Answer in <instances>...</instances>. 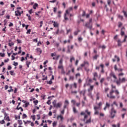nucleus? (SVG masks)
I'll list each match as a JSON object with an SVG mask.
<instances>
[{
    "label": "nucleus",
    "mask_w": 127,
    "mask_h": 127,
    "mask_svg": "<svg viewBox=\"0 0 127 127\" xmlns=\"http://www.w3.org/2000/svg\"><path fill=\"white\" fill-rule=\"evenodd\" d=\"M21 15V12H20L19 10L15 11V16H20Z\"/></svg>",
    "instance_id": "12"
},
{
    "label": "nucleus",
    "mask_w": 127,
    "mask_h": 127,
    "mask_svg": "<svg viewBox=\"0 0 127 127\" xmlns=\"http://www.w3.org/2000/svg\"><path fill=\"white\" fill-rule=\"evenodd\" d=\"M114 58L117 59V62H120V57H118V56L117 55H115L114 56Z\"/></svg>",
    "instance_id": "28"
},
{
    "label": "nucleus",
    "mask_w": 127,
    "mask_h": 127,
    "mask_svg": "<svg viewBox=\"0 0 127 127\" xmlns=\"http://www.w3.org/2000/svg\"><path fill=\"white\" fill-rule=\"evenodd\" d=\"M80 31H81L79 29H77L76 31H74L73 32V34L74 35V36H77V35H78V34H79V32H80Z\"/></svg>",
    "instance_id": "17"
},
{
    "label": "nucleus",
    "mask_w": 127,
    "mask_h": 127,
    "mask_svg": "<svg viewBox=\"0 0 127 127\" xmlns=\"http://www.w3.org/2000/svg\"><path fill=\"white\" fill-rule=\"evenodd\" d=\"M123 13L124 14V15H125V17H127V11L124 10V11H123Z\"/></svg>",
    "instance_id": "47"
},
{
    "label": "nucleus",
    "mask_w": 127,
    "mask_h": 127,
    "mask_svg": "<svg viewBox=\"0 0 127 127\" xmlns=\"http://www.w3.org/2000/svg\"><path fill=\"white\" fill-rule=\"evenodd\" d=\"M85 26L86 27H87V28H89V29H92L93 27L92 26V24H91L90 23H86L85 24Z\"/></svg>",
    "instance_id": "10"
},
{
    "label": "nucleus",
    "mask_w": 127,
    "mask_h": 127,
    "mask_svg": "<svg viewBox=\"0 0 127 127\" xmlns=\"http://www.w3.org/2000/svg\"><path fill=\"white\" fill-rule=\"evenodd\" d=\"M104 81H105V78H101V79L100 80V83L102 84V83H104Z\"/></svg>",
    "instance_id": "54"
},
{
    "label": "nucleus",
    "mask_w": 127,
    "mask_h": 127,
    "mask_svg": "<svg viewBox=\"0 0 127 127\" xmlns=\"http://www.w3.org/2000/svg\"><path fill=\"white\" fill-rule=\"evenodd\" d=\"M118 27H121L122 26H123V23L121 22H119L118 23Z\"/></svg>",
    "instance_id": "34"
},
{
    "label": "nucleus",
    "mask_w": 127,
    "mask_h": 127,
    "mask_svg": "<svg viewBox=\"0 0 127 127\" xmlns=\"http://www.w3.org/2000/svg\"><path fill=\"white\" fill-rule=\"evenodd\" d=\"M127 36L126 35V36H125L124 40H123V42H126V41H127Z\"/></svg>",
    "instance_id": "64"
},
{
    "label": "nucleus",
    "mask_w": 127,
    "mask_h": 127,
    "mask_svg": "<svg viewBox=\"0 0 127 127\" xmlns=\"http://www.w3.org/2000/svg\"><path fill=\"white\" fill-rule=\"evenodd\" d=\"M98 57H100V55L96 54L93 57V59L94 60H97Z\"/></svg>",
    "instance_id": "21"
},
{
    "label": "nucleus",
    "mask_w": 127,
    "mask_h": 127,
    "mask_svg": "<svg viewBox=\"0 0 127 127\" xmlns=\"http://www.w3.org/2000/svg\"><path fill=\"white\" fill-rule=\"evenodd\" d=\"M96 100H100V93L99 92L96 94Z\"/></svg>",
    "instance_id": "26"
},
{
    "label": "nucleus",
    "mask_w": 127,
    "mask_h": 127,
    "mask_svg": "<svg viewBox=\"0 0 127 127\" xmlns=\"http://www.w3.org/2000/svg\"><path fill=\"white\" fill-rule=\"evenodd\" d=\"M99 114V111L97 110H95L94 115H98Z\"/></svg>",
    "instance_id": "63"
},
{
    "label": "nucleus",
    "mask_w": 127,
    "mask_h": 127,
    "mask_svg": "<svg viewBox=\"0 0 127 127\" xmlns=\"http://www.w3.org/2000/svg\"><path fill=\"white\" fill-rule=\"evenodd\" d=\"M57 12V7H55L54 8V12L55 13H56Z\"/></svg>",
    "instance_id": "45"
},
{
    "label": "nucleus",
    "mask_w": 127,
    "mask_h": 127,
    "mask_svg": "<svg viewBox=\"0 0 127 127\" xmlns=\"http://www.w3.org/2000/svg\"><path fill=\"white\" fill-rule=\"evenodd\" d=\"M127 81V79L126 77H123L121 78V77L119 78V80H116L115 82L118 86H120L121 84L123 83H126Z\"/></svg>",
    "instance_id": "4"
},
{
    "label": "nucleus",
    "mask_w": 127,
    "mask_h": 127,
    "mask_svg": "<svg viewBox=\"0 0 127 127\" xmlns=\"http://www.w3.org/2000/svg\"><path fill=\"white\" fill-rule=\"evenodd\" d=\"M110 107H111V104L108 102H106L105 107L104 108V110L106 111L107 109H109Z\"/></svg>",
    "instance_id": "11"
},
{
    "label": "nucleus",
    "mask_w": 127,
    "mask_h": 127,
    "mask_svg": "<svg viewBox=\"0 0 127 127\" xmlns=\"http://www.w3.org/2000/svg\"><path fill=\"white\" fill-rule=\"evenodd\" d=\"M76 107H78V108H79V107H80V105H81V103L80 102L79 103H77L75 104Z\"/></svg>",
    "instance_id": "58"
},
{
    "label": "nucleus",
    "mask_w": 127,
    "mask_h": 127,
    "mask_svg": "<svg viewBox=\"0 0 127 127\" xmlns=\"http://www.w3.org/2000/svg\"><path fill=\"white\" fill-rule=\"evenodd\" d=\"M36 50L38 53H39V54H41L42 53V50L40 48H37Z\"/></svg>",
    "instance_id": "19"
},
{
    "label": "nucleus",
    "mask_w": 127,
    "mask_h": 127,
    "mask_svg": "<svg viewBox=\"0 0 127 127\" xmlns=\"http://www.w3.org/2000/svg\"><path fill=\"white\" fill-rule=\"evenodd\" d=\"M57 100H55L54 102H53V105L54 108L56 109H59L62 107V102H60L58 103H56Z\"/></svg>",
    "instance_id": "5"
},
{
    "label": "nucleus",
    "mask_w": 127,
    "mask_h": 127,
    "mask_svg": "<svg viewBox=\"0 0 127 127\" xmlns=\"http://www.w3.org/2000/svg\"><path fill=\"white\" fill-rule=\"evenodd\" d=\"M58 120H60L61 122H63V120H64V117H63V116L62 115H60L57 117Z\"/></svg>",
    "instance_id": "14"
},
{
    "label": "nucleus",
    "mask_w": 127,
    "mask_h": 127,
    "mask_svg": "<svg viewBox=\"0 0 127 127\" xmlns=\"http://www.w3.org/2000/svg\"><path fill=\"white\" fill-rule=\"evenodd\" d=\"M99 108H100V107H97V106L94 107V109L95 111H97V110H99Z\"/></svg>",
    "instance_id": "51"
},
{
    "label": "nucleus",
    "mask_w": 127,
    "mask_h": 127,
    "mask_svg": "<svg viewBox=\"0 0 127 127\" xmlns=\"http://www.w3.org/2000/svg\"><path fill=\"white\" fill-rule=\"evenodd\" d=\"M126 30V28H125V27H123L121 29V36H124V35H125V31Z\"/></svg>",
    "instance_id": "13"
},
{
    "label": "nucleus",
    "mask_w": 127,
    "mask_h": 127,
    "mask_svg": "<svg viewBox=\"0 0 127 127\" xmlns=\"http://www.w3.org/2000/svg\"><path fill=\"white\" fill-rule=\"evenodd\" d=\"M82 16L84 17V16H86V11H83L82 14Z\"/></svg>",
    "instance_id": "39"
},
{
    "label": "nucleus",
    "mask_w": 127,
    "mask_h": 127,
    "mask_svg": "<svg viewBox=\"0 0 127 127\" xmlns=\"http://www.w3.org/2000/svg\"><path fill=\"white\" fill-rule=\"evenodd\" d=\"M13 65H14V66H17V65H18V63H16L15 62H13Z\"/></svg>",
    "instance_id": "62"
},
{
    "label": "nucleus",
    "mask_w": 127,
    "mask_h": 127,
    "mask_svg": "<svg viewBox=\"0 0 127 127\" xmlns=\"http://www.w3.org/2000/svg\"><path fill=\"white\" fill-rule=\"evenodd\" d=\"M94 89V86L93 85H91L90 88L88 89V92H92Z\"/></svg>",
    "instance_id": "22"
},
{
    "label": "nucleus",
    "mask_w": 127,
    "mask_h": 127,
    "mask_svg": "<svg viewBox=\"0 0 127 127\" xmlns=\"http://www.w3.org/2000/svg\"><path fill=\"white\" fill-rule=\"evenodd\" d=\"M70 31H72V29H69L68 30H66V34H68L69 32H70Z\"/></svg>",
    "instance_id": "61"
},
{
    "label": "nucleus",
    "mask_w": 127,
    "mask_h": 127,
    "mask_svg": "<svg viewBox=\"0 0 127 127\" xmlns=\"http://www.w3.org/2000/svg\"><path fill=\"white\" fill-rule=\"evenodd\" d=\"M9 73L11 76H14L15 75V73H14V71L11 70L9 71Z\"/></svg>",
    "instance_id": "29"
},
{
    "label": "nucleus",
    "mask_w": 127,
    "mask_h": 127,
    "mask_svg": "<svg viewBox=\"0 0 127 127\" xmlns=\"http://www.w3.org/2000/svg\"><path fill=\"white\" fill-rule=\"evenodd\" d=\"M18 125H22V121L20 120H18Z\"/></svg>",
    "instance_id": "37"
},
{
    "label": "nucleus",
    "mask_w": 127,
    "mask_h": 127,
    "mask_svg": "<svg viewBox=\"0 0 127 127\" xmlns=\"http://www.w3.org/2000/svg\"><path fill=\"white\" fill-rule=\"evenodd\" d=\"M110 77H113L114 79H117V76H116V74L113 72H111L110 73Z\"/></svg>",
    "instance_id": "16"
},
{
    "label": "nucleus",
    "mask_w": 127,
    "mask_h": 127,
    "mask_svg": "<svg viewBox=\"0 0 127 127\" xmlns=\"http://www.w3.org/2000/svg\"><path fill=\"white\" fill-rule=\"evenodd\" d=\"M124 42L121 41V40H118L117 41V43H118V46H122V43H123Z\"/></svg>",
    "instance_id": "20"
},
{
    "label": "nucleus",
    "mask_w": 127,
    "mask_h": 127,
    "mask_svg": "<svg viewBox=\"0 0 127 127\" xmlns=\"http://www.w3.org/2000/svg\"><path fill=\"white\" fill-rule=\"evenodd\" d=\"M100 67H101V73H102V74H104V73H105V70L104 69V64H100Z\"/></svg>",
    "instance_id": "15"
},
{
    "label": "nucleus",
    "mask_w": 127,
    "mask_h": 127,
    "mask_svg": "<svg viewBox=\"0 0 127 127\" xmlns=\"http://www.w3.org/2000/svg\"><path fill=\"white\" fill-rule=\"evenodd\" d=\"M56 126H57V122H54L53 123V127H56Z\"/></svg>",
    "instance_id": "48"
},
{
    "label": "nucleus",
    "mask_w": 127,
    "mask_h": 127,
    "mask_svg": "<svg viewBox=\"0 0 127 127\" xmlns=\"http://www.w3.org/2000/svg\"><path fill=\"white\" fill-rule=\"evenodd\" d=\"M73 60H75V58L74 57H72L71 58H70V63H72V62H73Z\"/></svg>",
    "instance_id": "55"
},
{
    "label": "nucleus",
    "mask_w": 127,
    "mask_h": 127,
    "mask_svg": "<svg viewBox=\"0 0 127 127\" xmlns=\"http://www.w3.org/2000/svg\"><path fill=\"white\" fill-rule=\"evenodd\" d=\"M69 106V101L68 100H65L64 103V109H66L67 107Z\"/></svg>",
    "instance_id": "9"
},
{
    "label": "nucleus",
    "mask_w": 127,
    "mask_h": 127,
    "mask_svg": "<svg viewBox=\"0 0 127 127\" xmlns=\"http://www.w3.org/2000/svg\"><path fill=\"white\" fill-rule=\"evenodd\" d=\"M72 110L74 114H76V113H77V110L76 109V108L73 107Z\"/></svg>",
    "instance_id": "33"
},
{
    "label": "nucleus",
    "mask_w": 127,
    "mask_h": 127,
    "mask_svg": "<svg viewBox=\"0 0 127 127\" xmlns=\"http://www.w3.org/2000/svg\"><path fill=\"white\" fill-rule=\"evenodd\" d=\"M67 42L68 43H71V40L68 39L67 41L64 40V41L63 43H64V44H66V43H67Z\"/></svg>",
    "instance_id": "23"
},
{
    "label": "nucleus",
    "mask_w": 127,
    "mask_h": 127,
    "mask_svg": "<svg viewBox=\"0 0 127 127\" xmlns=\"http://www.w3.org/2000/svg\"><path fill=\"white\" fill-rule=\"evenodd\" d=\"M79 94L80 95H83V96H85L86 95V90L84 89L83 90L80 91Z\"/></svg>",
    "instance_id": "18"
},
{
    "label": "nucleus",
    "mask_w": 127,
    "mask_h": 127,
    "mask_svg": "<svg viewBox=\"0 0 127 127\" xmlns=\"http://www.w3.org/2000/svg\"><path fill=\"white\" fill-rule=\"evenodd\" d=\"M73 10V7H69L68 9L65 10V12L64 14V18L65 20H68L69 19L68 18V17L67 16V14H69L71 11Z\"/></svg>",
    "instance_id": "3"
},
{
    "label": "nucleus",
    "mask_w": 127,
    "mask_h": 127,
    "mask_svg": "<svg viewBox=\"0 0 127 127\" xmlns=\"http://www.w3.org/2000/svg\"><path fill=\"white\" fill-rule=\"evenodd\" d=\"M80 76H81V74H80V73H76L75 74V78H77L78 77H80Z\"/></svg>",
    "instance_id": "46"
},
{
    "label": "nucleus",
    "mask_w": 127,
    "mask_h": 127,
    "mask_svg": "<svg viewBox=\"0 0 127 127\" xmlns=\"http://www.w3.org/2000/svg\"><path fill=\"white\" fill-rule=\"evenodd\" d=\"M5 120L6 121H7V122H10V119H9V117H8V116H7V117L5 116Z\"/></svg>",
    "instance_id": "31"
},
{
    "label": "nucleus",
    "mask_w": 127,
    "mask_h": 127,
    "mask_svg": "<svg viewBox=\"0 0 127 127\" xmlns=\"http://www.w3.org/2000/svg\"><path fill=\"white\" fill-rule=\"evenodd\" d=\"M27 118V116L25 114H23L22 116V119H26Z\"/></svg>",
    "instance_id": "41"
},
{
    "label": "nucleus",
    "mask_w": 127,
    "mask_h": 127,
    "mask_svg": "<svg viewBox=\"0 0 127 127\" xmlns=\"http://www.w3.org/2000/svg\"><path fill=\"white\" fill-rule=\"evenodd\" d=\"M82 40H83V38L81 37H79L78 38V42H82Z\"/></svg>",
    "instance_id": "30"
},
{
    "label": "nucleus",
    "mask_w": 127,
    "mask_h": 127,
    "mask_svg": "<svg viewBox=\"0 0 127 127\" xmlns=\"http://www.w3.org/2000/svg\"><path fill=\"white\" fill-rule=\"evenodd\" d=\"M5 56V54H2V53H0V56H1V57H4Z\"/></svg>",
    "instance_id": "57"
},
{
    "label": "nucleus",
    "mask_w": 127,
    "mask_h": 127,
    "mask_svg": "<svg viewBox=\"0 0 127 127\" xmlns=\"http://www.w3.org/2000/svg\"><path fill=\"white\" fill-rule=\"evenodd\" d=\"M123 71H124V69L123 68H118V72H123Z\"/></svg>",
    "instance_id": "59"
},
{
    "label": "nucleus",
    "mask_w": 127,
    "mask_h": 127,
    "mask_svg": "<svg viewBox=\"0 0 127 127\" xmlns=\"http://www.w3.org/2000/svg\"><path fill=\"white\" fill-rule=\"evenodd\" d=\"M36 7H38V4L37 3H35L33 6L34 9H35Z\"/></svg>",
    "instance_id": "25"
},
{
    "label": "nucleus",
    "mask_w": 127,
    "mask_h": 127,
    "mask_svg": "<svg viewBox=\"0 0 127 127\" xmlns=\"http://www.w3.org/2000/svg\"><path fill=\"white\" fill-rule=\"evenodd\" d=\"M71 103H72V104H73V105H75L76 104V101H75V100H72L71 101Z\"/></svg>",
    "instance_id": "43"
},
{
    "label": "nucleus",
    "mask_w": 127,
    "mask_h": 127,
    "mask_svg": "<svg viewBox=\"0 0 127 127\" xmlns=\"http://www.w3.org/2000/svg\"><path fill=\"white\" fill-rule=\"evenodd\" d=\"M124 75H125V74L123 72L118 74L119 77H121V76H124Z\"/></svg>",
    "instance_id": "60"
},
{
    "label": "nucleus",
    "mask_w": 127,
    "mask_h": 127,
    "mask_svg": "<svg viewBox=\"0 0 127 127\" xmlns=\"http://www.w3.org/2000/svg\"><path fill=\"white\" fill-rule=\"evenodd\" d=\"M109 90H110V89L109 88H105V93H108V92L109 91Z\"/></svg>",
    "instance_id": "52"
},
{
    "label": "nucleus",
    "mask_w": 127,
    "mask_h": 127,
    "mask_svg": "<svg viewBox=\"0 0 127 127\" xmlns=\"http://www.w3.org/2000/svg\"><path fill=\"white\" fill-rule=\"evenodd\" d=\"M114 69L115 71H118V70H119V68H118V66L117 65V64H115L114 65Z\"/></svg>",
    "instance_id": "36"
},
{
    "label": "nucleus",
    "mask_w": 127,
    "mask_h": 127,
    "mask_svg": "<svg viewBox=\"0 0 127 127\" xmlns=\"http://www.w3.org/2000/svg\"><path fill=\"white\" fill-rule=\"evenodd\" d=\"M90 123H91V118L89 120H87L85 123V124H90Z\"/></svg>",
    "instance_id": "38"
},
{
    "label": "nucleus",
    "mask_w": 127,
    "mask_h": 127,
    "mask_svg": "<svg viewBox=\"0 0 127 127\" xmlns=\"http://www.w3.org/2000/svg\"><path fill=\"white\" fill-rule=\"evenodd\" d=\"M13 45H14V43H13V42L8 43V46H10V47H11V46Z\"/></svg>",
    "instance_id": "35"
},
{
    "label": "nucleus",
    "mask_w": 127,
    "mask_h": 127,
    "mask_svg": "<svg viewBox=\"0 0 127 127\" xmlns=\"http://www.w3.org/2000/svg\"><path fill=\"white\" fill-rule=\"evenodd\" d=\"M111 87L113 90H114V89H117V87L116 86V85H114L113 84L111 85Z\"/></svg>",
    "instance_id": "44"
},
{
    "label": "nucleus",
    "mask_w": 127,
    "mask_h": 127,
    "mask_svg": "<svg viewBox=\"0 0 127 127\" xmlns=\"http://www.w3.org/2000/svg\"><path fill=\"white\" fill-rule=\"evenodd\" d=\"M119 18H120V19H121V20H123V19H124V17L121 15H119L118 16Z\"/></svg>",
    "instance_id": "42"
},
{
    "label": "nucleus",
    "mask_w": 127,
    "mask_h": 127,
    "mask_svg": "<svg viewBox=\"0 0 127 127\" xmlns=\"http://www.w3.org/2000/svg\"><path fill=\"white\" fill-rule=\"evenodd\" d=\"M29 105H30L29 102L25 103V104L24 105L25 108H27V107H28V106H29Z\"/></svg>",
    "instance_id": "32"
},
{
    "label": "nucleus",
    "mask_w": 127,
    "mask_h": 127,
    "mask_svg": "<svg viewBox=\"0 0 127 127\" xmlns=\"http://www.w3.org/2000/svg\"><path fill=\"white\" fill-rule=\"evenodd\" d=\"M68 38H69V40L73 39V36H72V35H70L68 36Z\"/></svg>",
    "instance_id": "53"
},
{
    "label": "nucleus",
    "mask_w": 127,
    "mask_h": 127,
    "mask_svg": "<svg viewBox=\"0 0 127 127\" xmlns=\"http://www.w3.org/2000/svg\"><path fill=\"white\" fill-rule=\"evenodd\" d=\"M116 114H117V110L115 109V108L112 107L111 109V119H114L116 117Z\"/></svg>",
    "instance_id": "6"
},
{
    "label": "nucleus",
    "mask_w": 127,
    "mask_h": 127,
    "mask_svg": "<svg viewBox=\"0 0 127 127\" xmlns=\"http://www.w3.org/2000/svg\"><path fill=\"white\" fill-rule=\"evenodd\" d=\"M26 64L27 65V68H29V65L31 64V62H28V61H27V62H26Z\"/></svg>",
    "instance_id": "24"
},
{
    "label": "nucleus",
    "mask_w": 127,
    "mask_h": 127,
    "mask_svg": "<svg viewBox=\"0 0 127 127\" xmlns=\"http://www.w3.org/2000/svg\"><path fill=\"white\" fill-rule=\"evenodd\" d=\"M30 32H31V29H29L26 32V34H30Z\"/></svg>",
    "instance_id": "56"
},
{
    "label": "nucleus",
    "mask_w": 127,
    "mask_h": 127,
    "mask_svg": "<svg viewBox=\"0 0 127 127\" xmlns=\"http://www.w3.org/2000/svg\"><path fill=\"white\" fill-rule=\"evenodd\" d=\"M31 118L32 119L33 121H35V119H36L35 115L31 116Z\"/></svg>",
    "instance_id": "49"
},
{
    "label": "nucleus",
    "mask_w": 127,
    "mask_h": 127,
    "mask_svg": "<svg viewBox=\"0 0 127 127\" xmlns=\"http://www.w3.org/2000/svg\"><path fill=\"white\" fill-rule=\"evenodd\" d=\"M34 104H35V106H37V104H38V100H35L33 101Z\"/></svg>",
    "instance_id": "40"
},
{
    "label": "nucleus",
    "mask_w": 127,
    "mask_h": 127,
    "mask_svg": "<svg viewBox=\"0 0 127 127\" xmlns=\"http://www.w3.org/2000/svg\"><path fill=\"white\" fill-rule=\"evenodd\" d=\"M52 23H54V27H56V28H59V24L57 22L52 21Z\"/></svg>",
    "instance_id": "8"
},
{
    "label": "nucleus",
    "mask_w": 127,
    "mask_h": 127,
    "mask_svg": "<svg viewBox=\"0 0 127 127\" xmlns=\"http://www.w3.org/2000/svg\"><path fill=\"white\" fill-rule=\"evenodd\" d=\"M114 92H115L117 98L119 99L120 98V96H119V95H120V92L118 90H116L115 91L113 89H111V90L110 91L109 94H107V98H109V99H116V96L114 95Z\"/></svg>",
    "instance_id": "1"
},
{
    "label": "nucleus",
    "mask_w": 127,
    "mask_h": 127,
    "mask_svg": "<svg viewBox=\"0 0 127 127\" xmlns=\"http://www.w3.org/2000/svg\"><path fill=\"white\" fill-rule=\"evenodd\" d=\"M65 113V109L64 108V109L61 112V114H62V115H64Z\"/></svg>",
    "instance_id": "50"
},
{
    "label": "nucleus",
    "mask_w": 127,
    "mask_h": 127,
    "mask_svg": "<svg viewBox=\"0 0 127 127\" xmlns=\"http://www.w3.org/2000/svg\"><path fill=\"white\" fill-rule=\"evenodd\" d=\"M92 74L93 75V81H97V78L98 77V72H93Z\"/></svg>",
    "instance_id": "7"
},
{
    "label": "nucleus",
    "mask_w": 127,
    "mask_h": 127,
    "mask_svg": "<svg viewBox=\"0 0 127 127\" xmlns=\"http://www.w3.org/2000/svg\"><path fill=\"white\" fill-rule=\"evenodd\" d=\"M58 69H61L62 74H65V70H64V67H63V58L61 59L59 61Z\"/></svg>",
    "instance_id": "2"
},
{
    "label": "nucleus",
    "mask_w": 127,
    "mask_h": 127,
    "mask_svg": "<svg viewBox=\"0 0 127 127\" xmlns=\"http://www.w3.org/2000/svg\"><path fill=\"white\" fill-rule=\"evenodd\" d=\"M69 81H74V76H69Z\"/></svg>",
    "instance_id": "27"
}]
</instances>
